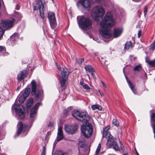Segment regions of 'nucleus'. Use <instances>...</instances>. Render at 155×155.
<instances>
[{"instance_id":"obj_1","label":"nucleus","mask_w":155,"mask_h":155,"mask_svg":"<svg viewBox=\"0 0 155 155\" xmlns=\"http://www.w3.org/2000/svg\"><path fill=\"white\" fill-rule=\"evenodd\" d=\"M115 24L112 15L110 12H108L100 23L101 28L99 29L100 34L105 41V39H108L111 37V32L110 28H111Z\"/></svg>"},{"instance_id":"obj_2","label":"nucleus","mask_w":155,"mask_h":155,"mask_svg":"<svg viewBox=\"0 0 155 155\" xmlns=\"http://www.w3.org/2000/svg\"><path fill=\"white\" fill-rule=\"evenodd\" d=\"M72 115L78 120L86 124L90 120V117L85 112H80L77 110H74L72 112Z\"/></svg>"},{"instance_id":"obj_3","label":"nucleus","mask_w":155,"mask_h":155,"mask_svg":"<svg viewBox=\"0 0 155 155\" xmlns=\"http://www.w3.org/2000/svg\"><path fill=\"white\" fill-rule=\"evenodd\" d=\"M78 22L79 25L81 26L82 29L85 31L90 29L92 27V20L89 18L84 16H81Z\"/></svg>"},{"instance_id":"obj_4","label":"nucleus","mask_w":155,"mask_h":155,"mask_svg":"<svg viewBox=\"0 0 155 155\" xmlns=\"http://www.w3.org/2000/svg\"><path fill=\"white\" fill-rule=\"evenodd\" d=\"M31 94L32 95L36 94L37 90H38V93L35 96L36 99H38L40 97H41L43 95V91L41 90V85L36 84L35 81L33 80L31 82Z\"/></svg>"},{"instance_id":"obj_5","label":"nucleus","mask_w":155,"mask_h":155,"mask_svg":"<svg viewBox=\"0 0 155 155\" xmlns=\"http://www.w3.org/2000/svg\"><path fill=\"white\" fill-rule=\"evenodd\" d=\"M81 131L84 137L88 138L91 136L93 132L92 125L89 123L87 125L83 124L81 127Z\"/></svg>"},{"instance_id":"obj_6","label":"nucleus","mask_w":155,"mask_h":155,"mask_svg":"<svg viewBox=\"0 0 155 155\" xmlns=\"http://www.w3.org/2000/svg\"><path fill=\"white\" fill-rule=\"evenodd\" d=\"M13 107L15 110L16 113L18 114L20 119H23L25 117L24 107L22 105L15 104L13 105L12 108Z\"/></svg>"},{"instance_id":"obj_7","label":"nucleus","mask_w":155,"mask_h":155,"mask_svg":"<svg viewBox=\"0 0 155 155\" xmlns=\"http://www.w3.org/2000/svg\"><path fill=\"white\" fill-rule=\"evenodd\" d=\"M93 15L96 18H102L104 14V10L101 7L97 6L94 7L93 9Z\"/></svg>"},{"instance_id":"obj_8","label":"nucleus","mask_w":155,"mask_h":155,"mask_svg":"<svg viewBox=\"0 0 155 155\" xmlns=\"http://www.w3.org/2000/svg\"><path fill=\"white\" fill-rule=\"evenodd\" d=\"M61 80L60 81V83L61 87H64L65 85V82L67 80L68 75V71L66 68H63L61 73Z\"/></svg>"},{"instance_id":"obj_9","label":"nucleus","mask_w":155,"mask_h":155,"mask_svg":"<svg viewBox=\"0 0 155 155\" xmlns=\"http://www.w3.org/2000/svg\"><path fill=\"white\" fill-rule=\"evenodd\" d=\"M80 4L85 10L89 11L91 7V3L89 0H80L77 3V5Z\"/></svg>"},{"instance_id":"obj_10","label":"nucleus","mask_w":155,"mask_h":155,"mask_svg":"<svg viewBox=\"0 0 155 155\" xmlns=\"http://www.w3.org/2000/svg\"><path fill=\"white\" fill-rule=\"evenodd\" d=\"M48 16L52 28H54L56 26V21L54 13L53 12H49Z\"/></svg>"},{"instance_id":"obj_11","label":"nucleus","mask_w":155,"mask_h":155,"mask_svg":"<svg viewBox=\"0 0 155 155\" xmlns=\"http://www.w3.org/2000/svg\"><path fill=\"white\" fill-rule=\"evenodd\" d=\"M78 128V126L77 124L69 126L66 125L64 127L65 130L69 134H74L77 131Z\"/></svg>"},{"instance_id":"obj_12","label":"nucleus","mask_w":155,"mask_h":155,"mask_svg":"<svg viewBox=\"0 0 155 155\" xmlns=\"http://www.w3.org/2000/svg\"><path fill=\"white\" fill-rule=\"evenodd\" d=\"M15 21V19L13 18L11 20H7L2 21V24L3 27L7 29H9L12 27L13 23Z\"/></svg>"},{"instance_id":"obj_13","label":"nucleus","mask_w":155,"mask_h":155,"mask_svg":"<svg viewBox=\"0 0 155 155\" xmlns=\"http://www.w3.org/2000/svg\"><path fill=\"white\" fill-rule=\"evenodd\" d=\"M41 103L38 102L32 108L30 114V117L33 119L37 115V111L40 106L41 105ZM33 120V119H32Z\"/></svg>"},{"instance_id":"obj_14","label":"nucleus","mask_w":155,"mask_h":155,"mask_svg":"<svg viewBox=\"0 0 155 155\" xmlns=\"http://www.w3.org/2000/svg\"><path fill=\"white\" fill-rule=\"evenodd\" d=\"M107 144L112 145L114 150L116 151L118 150L119 146L117 145L116 142L114 141L113 139H109L107 141Z\"/></svg>"},{"instance_id":"obj_15","label":"nucleus","mask_w":155,"mask_h":155,"mask_svg":"<svg viewBox=\"0 0 155 155\" xmlns=\"http://www.w3.org/2000/svg\"><path fill=\"white\" fill-rule=\"evenodd\" d=\"M27 72L25 70H23L18 73L17 76V79L19 81L23 80L27 76Z\"/></svg>"},{"instance_id":"obj_16","label":"nucleus","mask_w":155,"mask_h":155,"mask_svg":"<svg viewBox=\"0 0 155 155\" xmlns=\"http://www.w3.org/2000/svg\"><path fill=\"white\" fill-rule=\"evenodd\" d=\"M18 125L19 127L16 132V135L15 136V137L16 136H18L21 133L23 128L24 127L26 128L27 127V124H24L23 125L22 122H19Z\"/></svg>"},{"instance_id":"obj_17","label":"nucleus","mask_w":155,"mask_h":155,"mask_svg":"<svg viewBox=\"0 0 155 155\" xmlns=\"http://www.w3.org/2000/svg\"><path fill=\"white\" fill-rule=\"evenodd\" d=\"M123 30L121 28H115L114 31L113 36L114 38H117L121 34Z\"/></svg>"},{"instance_id":"obj_18","label":"nucleus","mask_w":155,"mask_h":155,"mask_svg":"<svg viewBox=\"0 0 155 155\" xmlns=\"http://www.w3.org/2000/svg\"><path fill=\"white\" fill-rule=\"evenodd\" d=\"M133 46L134 45L131 41H127L125 43L124 49L125 50H128L132 49Z\"/></svg>"},{"instance_id":"obj_19","label":"nucleus","mask_w":155,"mask_h":155,"mask_svg":"<svg viewBox=\"0 0 155 155\" xmlns=\"http://www.w3.org/2000/svg\"><path fill=\"white\" fill-rule=\"evenodd\" d=\"M145 61L146 63L148 64L151 67H155V58L152 60H149L147 59V57L145 58Z\"/></svg>"},{"instance_id":"obj_20","label":"nucleus","mask_w":155,"mask_h":155,"mask_svg":"<svg viewBox=\"0 0 155 155\" xmlns=\"http://www.w3.org/2000/svg\"><path fill=\"white\" fill-rule=\"evenodd\" d=\"M84 68L86 72H88L90 73L95 72L94 68L92 66L90 65H88L85 66Z\"/></svg>"},{"instance_id":"obj_21","label":"nucleus","mask_w":155,"mask_h":155,"mask_svg":"<svg viewBox=\"0 0 155 155\" xmlns=\"http://www.w3.org/2000/svg\"><path fill=\"white\" fill-rule=\"evenodd\" d=\"M44 7V5L42 4H41L39 6L40 15L41 18L43 19L44 18V15L43 12V9Z\"/></svg>"},{"instance_id":"obj_22","label":"nucleus","mask_w":155,"mask_h":155,"mask_svg":"<svg viewBox=\"0 0 155 155\" xmlns=\"http://www.w3.org/2000/svg\"><path fill=\"white\" fill-rule=\"evenodd\" d=\"M127 82L133 92L134 94H136L137 93V91L135 88V86L130 81L127 80Z\"/></svg>"},{"instance_id":"obj_23","label":"nucleus","mask_w":155,"mask_h":155,"mask_svg":"<svg viewBox=\"0 0 155 155\" xmlns=\"http://www.w3.org/2000/svg\"><path fill=\"white\" fill-rule=\"evenodd\" d=\"M110 128V126H108L105 127L104 130L103 136L105 137H109L108 130Z\"/></svg>"},{"instance_id":"obj_24","label":"nucleus","mask_w":155,"mask_h":155,"mask_svg":"<svg viewBox=\"0 0 155 155\" xmlns=\"http://www.w3.org/2000/svg\"><path fill=\"white\" fill-rule=\"evenodd\" d=\"M33 102V99L32 98H30L26 104V107L27 110H29L31 107L32 106Z\"/></svg>"},{"instance_id":"obj_25","label":"nucleus","mask_w":155,"mask_h":155,"mask_svg":"<svg viewBox=\"0 0 155 155\" xmlns=\"http://www.w3.org/2000/svg\"><path fill=\"white\" fill-rule=\"evenodd\" d=\"M80 85L83 86L84 89L87 91H88L90 90V87L88 86L87 84L84 83L83 81H80Z\"/></svg>"},{"instance_id":"obj_26","label":"nucleus","mask_w":155,"mask_h":155,"mask_svg":"<svg viewBox=\"0 0 155 155\" xmlns=\"http://www.w3.org/2000/svg\"><path fill=\"white\" fill-rule=\"evenodd\" d=\"M30 88H27L25 89L22 94H23L24 96H25V97H27L30 94Z\"/></svg>"},{"instance_id":"obj_27","label":"nucleus","mask_w":155,"mask_h":155,"mask_svg":"<svg viewBox=\"0 0 155 155\" xmlns=\"http://www.w3.org/2000/svg\"><path fill=\"white\" fill-rule=\"evenodd\" d=\"M91 108L94 110L97 109L101 110H102V107L99 105H93L91 106Z\"/></svg>"},{"instance_id":"obj_28","label":"nucleus","mask_w":155,"mask_h":155,"mask_svg":"<svg viewBox=\"0 0 155 155\" xmlns=\"http://www.w3.org/2000/svg\"><path fill=\"white\" fill-rule=\"evenodd\" d=\"M27 97L23 94L21 95L19 97V101L20 103H22Z\"/></svg>"},{"instance_id":"obj_29","label":"nucleus","mask_w":155,"mask_h":155,"mask_svg":"<svg viewBox=\"0 0 155 155\" xmlns=\"http://www.w3.org/2000/svg\"><path fill=\"white\" fill-rule=\"evenodd\" d=\"M142 68L140 64L136 66L133 69L134 71H137L138 72L140 71L142 69Z\"/></svg>"},{"instance_id":"obj_30","label":"nucleus","mask_w":155,"mask_h":155,"mask_svg":"<svg viewBox=\"0 0 155 155\" xmlns=\"http://www.w3.org/2000/svg\"><path fill=\"white\" fill-rule=\"evenodd\" d=\"M54 155H67V154L61 151L57 150L55 153Z\"/></svg>"},{"instance_id":"obj_31","label":"nucleus","mask_w":155,"mask_h":155,"mask_svg":"<svg viewBox=\"0 0 155 155\" xmlns=\"http://www.w3.org/2000/svg\"><path fill=\"white\" fill-rule=\"evenodd\" d=\"M18 39V37L15 36V34L13 35L11 37V40L12 41V42L13 43H15L17 39Z\"/></svg>"},{"instance_id":"obj_32","label":"nucleus","mask_w":155,"mask_h":155,"mask_svg":"<svg viewBox=\"0 0 155 155\" xmlns=\"http://www.w3.org/2000/svg\"><path fill=\"white\" fill-rule=\"evenodd\" d=\"M112 124L117 127H118L119 125V122L116 119H114L112 121Z\"/></svg>"},{"instance_id":"obj_33","label":"nucleus","mask_w":155,"mask_h":155,"mask_svg":"<svg viewBox=\"0 0 155 155\" xmlns=\"http://www.w3.org/2000/svg\"><path fill=\"white\" fill-rule=\"evenodd\" d=\"M63 134H57V140L58 141H59L63 139Z\"/></svg>"},{"instance_id":"obj_34","label":"nucleus","mask_w":155,"mask_h":155,"mask_svg":"<svg viewBox=\"0 0 155 155\" xmlns=\"http://www.w3.org/2000/svg\"><path fill=\"white\" fill-rule=\"evenodd\" d=\"M101 147V144L100 143L98 144V146L96 149V155H97L100 152Z\"/></svg>"},{"instance_id":"obj_35","label":"nucleus","mask_w":155,"mask_h":155,"mask_svg":"<svg viewBox=\"0 0 155 155\" xmlns=\"http://www.w3.org/2000/svg\"><path fill=\"white\" fill-rule=\"evenodd\" d=\"M85 145V143L83 141H80L78 144V145L79 147L81 148H83L84 147Z\"/></svg>"},{"instance_id":"obj_36","label":"nucleus","mask_w":155,"mask_h":155,"mask_svg":"<svg viewBox=\"0 0 155 155\" xmlns=\"http://www.w3.org/2000/svg\"><path fill=\"white\" fill-rule=\"evenodd\" d=\"M6 51V48H5L2 46H0V52H5Z\"/></svg>"},{"instance_id":"obj_37","label":"nucleus","mask_w":155,"mask_h":155,"mask_svg":"<svg viewBox=\"0 0 155 155\" xmlns=\"http://www.w3.org/2000/svg\"><path fill=\"white\" fill-rule=\"evenodd\" d=\"M58 134H63L62 127H58Z\"/></svg>"},{"instance_id":"obj_38","label":"nucleus","mask_w":155,"mask_h":155,"mask_svg":"<svg viewBox=\"0 0 155 155\" xmlns=\"http://www.w3.org/2000/svg\"><path fill=\"white\" fill-rule=\"evenodd\" d=\"M151 49L152 50H154L155 49V40L150 45Z\"/></svg>"},{"instance_id":"obj_39","label":"nucleus","mask_w":155,"mask_h":155,"mask_svg":"<svg viewBox=\"0 0 155 155\" xmlns=\"http://www.w3.org/2000/svg\"><path fill=\"white\" fill-rule=\"evenodd\" d=\"M15 16L17 17H19L18 20L21 19L22 17L21 14L20 13H18L17 14H16Z\"/></svg>"},{"instance_id":"obj_40","label":"nucleus","mask_w":155,"mask_h":155,"mask_svg":"<svg viewBox=\"0 0 155 155\" xmlns=\"http://www.w3.org/2000/svg\"><path fill=\"white\" fill-rule=\"evenodd\" d=\"M141 33L142 31L141 30H140L139 31L138 33V37L139 38L140 37Z\"/></svg>"},{"instance_id":"obj_41","label":"nucleus","mask_w":155,"mask_h":155,"mask_svg":"<svg viewBox=\"0 0 155 155\" xmlns=\"http://www.w3.org/2000/svg\"><path fill=\"white\" fill-rule=\"evenodd\" d=\"M120 147L121 149L122 150H124V146L121 143V142L120 141Z\"/></svg>"},{"instance_id":"obj_42","label":"nucleus","mask_w":155,"mask_h":155,"mask_svg":"<svg viewBox=\"0 0 155 155\" xmlns=\"http://www.w3.org/2000/svg\"><path fill=\"white\" fill-rule=\"evenodd\" d=\"M147 8L146 7H145L144 11V13L145 15L147 14Z\"/></svg>"},{"instance_id":"obj_43","label":"nucleus","mask_w":155,"mask_h":155,"mask_svg":"<svg viewBox=\"0 0 155 155\" xmlns=\"http://www.w3.org/2000/svg\"><path fill=\"white\" fill-rule=\"evenodd\" d=\"M94 72H92L91 73H90L91 75H92V76H93V78L94 79H95L96 78V77L95 75V74L93 73Z\"/></svg>"},{"instance_id":"obj_44","label":"nucleus","mask_w":155,"mask_h":155,"mask_svg":"<svg viewBox=\"0 0 155 155\" xmlns=\"http://www.w3.org/2000/svg\"><path fill=\"white\" fill-rule=\"evenodd\" d=\"M101 82L103 86L104 87L106 88L107 87V85L105 84V83L102 81H101Z\"/></svg>"},{"instance_id":"obj_45","label":"nucleus","mask_w":155,"mask_h":155,"mask_svg":"<svg viewBox=\"0 0 155 155\" xmlns=\"http://www.w3.org/2000/svg\"><path fill=\"white\" fill-rule=\"evenodd\" d=\"M54 125V123L52 122H51L48 125V127H53Z\"/></svg>"},{"instance_id":"obj_46","label":"nucleus","mask_w":155,"mask_h":155,"mask_svg":"<svg viewBox=\"0 0 155 155\" xmlns=\"http://www.w3.org/2000/svg\"><path fill=\"white\" fill-rule=\"evenodd\" d=\"M42 152H45L46 153V148L45 147V146H43L42 147Z\"/></svg>"},{"instance_id":"obj_47","label":"nucleus","mask_w":155,"mask_h":155,"mask_svg":"<svg viewBox=\"0 0 155 155\" xmlns=\"http://www.w3.org/2000/svg\"><path fill=\"white\" fill-rule=\"evenodd\" d=\"M68 111V110H67V109L66 110H64V114L66 115L67 114Z\"/></svg>"},{"instance_id":"obj_48","label":"nucleus","mask_w":155,"mask_h":155,"mask_svg":"<svg viewBox=\"0 0 155 155\" xmlns=\"http://www.w3.org/2000/svg\"><path fill=\"white\" fill-rule=\"evenodd\" d=\"M92 2H99L100 0H91Z\"/></svg>"},{"instance_id":"obj_49","label":"nucleus","mask_w":155,"mask_h":155,"mask_svg":"<svg viewBox=\"0 0 155 155\" xmlns=\"http://www.w3.org/2000/svg\"><path fill=\"white\" fill-rule=\"evenodd\" d=\"M57 68L58 70H59V71H60L61 70V68L60 66H58V65H57Z\"/></svg>"},{"instance_id":"obj_50","label":"nucleus","mask_w":155,"mask_h":155,"mask_svg":"<svg viewBox=\"0 0 155 155\" xmlns=\"http://www.w3.org/2000/svg\"><path fill=\"white\" fill-rule=\"evenodd\" d=\"M45 152H42L41 155H45Z\"/></svg>"},{"instance_id":"obj_51","label":"nucleus","mask_w":155,"mask_h":155,"mask_svg":"<svg viewBox=\"0 0 155 155\" xmlns=\"http://www.w3.org/2000/svg\"><path fill=\"white\" fill-rule=\"evenodd\" d=\"M37 10V7L36 6H34V10Z\"/></svg>"},{"instance_id":"obj_52","label":"nucleus","mask_w":155,"mask_h":155,"mask_svg":"<svg viewBox=\"0 0 155 155\" xmlns=\"http://www.w3.org/2000/svg\"><path fill=\"white\" fill-rule=\"evenodd\" d=\"M100 95H101V97H102L103 96V94H102V93H100Z\"/></svg>"},{"instance_id":"obj_53","label":"nucleus","mask_w":155,"mask_h":155,"mask_svg":"<svg viewBox=\"0 0 155 155\" xmlns=\"http://www.w3.org/2000/svg\"><path fill=\"white\" fill-rule=\"evenodd\" d=\"M123 155H128V154L127 153H125Z\"/></svg>"},{"instance_id":"obj_54","label":"nucleus","mask_w":155,"mask_h":155,"mask_svg":"<svg viewBox=\"0 0 155 155\" xmlns=\"http://www.w3.org/2000/svg\"><path fill=\"white\" fill-rule=\"evenodd\" d=\"M98 92H99V93H101V91H100V90H99H99H98Z\"/></svg>"},{"instance_id":"obj_55","label":"nucleus","mask_w":155,"mask_h":155,"mask_svg":"<svg viewBox=\"0 0 155 155\" xmlns=\"http://www.w3.org/2000/svg\"><path fill=\"white\" fill-rule=\"evenodd\" d=\"M136 154H137V155H139V154H138V153L137 152H136Z\"/></svg>"},{"instance_id":"obj_56","label":"nucleus","mask_w":155,"mask_h":155,"mask_svg":"<svg viewBox=\"0 0 155 155\" xmlns=\"http://www.w3.org/2000/svg\"><path fill=\"white\" fill-rule=\"evenodd\" d=\"M94 54L95 56L97 55V54L96 53H94Z\"/></svg>"},{"instance_id":"obj_57","label":"nucleus","mask_w":155,"mask_h":155,"mask_svg":"<svg viewBox=\"0 0 155 155\" xmlns=\"http://www.w3.org/2000/svg\"><path fill=\"white\" fill-rule=\"evenodd\" d=\"M87 75L88 76V78H90V76H89V75Z\"/></svg>"},{"instance_id":"obj_58","label":"nucleus","mask_w":155,"mask_h":155,"mask_svg":"<svg viewBox=\"0 0 155 155\" xmlns=\"http://www.w3.org/2000/svg\"><path fill=\"white\" fill-rule=\"evenodd\" d=\"M6 55H7V54H8V53L7 52V53H6Z\"/></svg>"},{"instance_id":"obj_59","label":"nucleus","mask_w":155,"mask_h":155,"mask_svg":"<svg viewBox=\"0 0 155 155\" xmlns=\"http://www.w3.org/2000/svg\"><path fill=\"white\" fill-rule=\"evenodd\" d=\"M78 18H79V17H77V19H78Z\"/></svg>"}]
</instances>
